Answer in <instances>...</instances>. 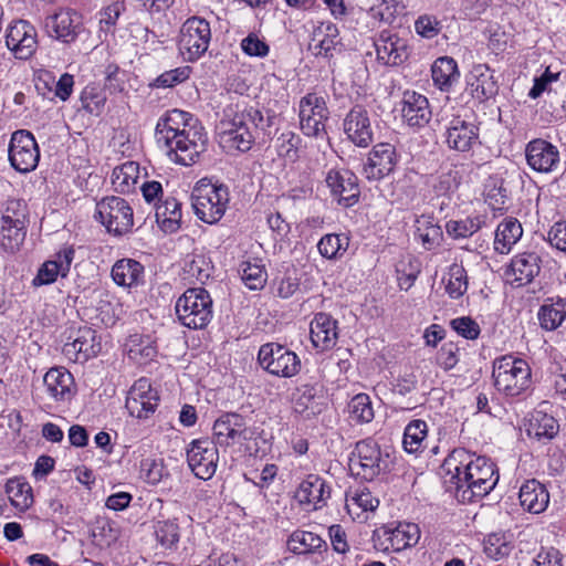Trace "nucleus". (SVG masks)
Here are the masks:
<instances>
[{"label": "nucleus", "instance_id": "1", "mask_svg": "<svg viewBox=\"0 0 566 566\" xmlns=\"http://www.w3.org/2000/svg\"><path fill=\"white\" fill-rule=\"evenodd\" d=\"M442 470L449 476L460 502H473L488 495L496 485L499 474L494 463L464 449L453 450L444 460Z\"/></svg>", "mask_w": 566, "mask_h": 566}, {"label": "nucleus", "instance_id": "2", "mask_svg": "<svg viewBox=\"0 0 566 566\" xmlns=\"http://www.w3.org/2000/svg\"><path fill=\"white\" fill-rule=\"evenodd\" d=\"M189 113L172 109L156 125V140L169 159L176 164L190 166L206 150L207 134L203 128L189 123Z\"/></svg>", "mask_w": 566, "mask_h": 566}, {"label": "nucleus", "instance_id": "3", "mask_svg": "<svg viewBox=\"0 0 566 566\" xmlns=\"http://www.w3.org/2000/svg\"><path fill=\"white\" fill-rule=\"evenodd\" d=\"M390 464L389 452L381 450L380 446L371 438L358 441L349 459L352 473L366 481H373L388 472Z\"/></svg>", "mask_w": 566, "mask_h": 566}, {"label": "nucleus", "instance_id": "4", "mask_svg": "<svg viewBox=\"0 0 566 566\" xmlns=\"http://www.w3.org/2000/svg\"><path fill=\"white\" fill-rule=\"evenodd\" d=\"M492 377L496 389L509 397L520 396L530 388L532 382L528 364L524 359L510 355L494 361Z\"/></svg>", "mask_w": 566, "mask_h": 566}, {"label": "nucleus", "instance_id": "5", "mask_svg": "<svg viewBox=\"0 0 566 566\" xmlns=\"http://www.w3.org/2000/svg\"><path fill=\"white\" fill-rule=\"evenodd\" d=\"M212 298L202 287H190L176 302L179 322L191 329L205 328L212 318Z\"/></svg>", "mask_w": 566, "mask_h": 566}, {"label": "nucleus", "instance_id": "6", "mask_svg": "<svg viewBox=\"0 0 566 566\" xmlns=\"http://www.w3.org/2000/svg\"><path fill=\"white\" fill-rule=\"evenodd\" d=\"M229 191L223 185L201 180L192 191V207L197 217L206 223L218 222L226 213Z\"/></svg>", "mask_w": 566, "mask_h": 566}, {"label": "nucleus", "instance_id": "7", "mask_svg": "<svg viewBox=\"0 0 566 566\" xmlns=\"http://www.w3.org/2000/svg\"><path fill=\"white\" fill-rule=\"evenodd\" d=\"M212 33L210 23L200 17L187 19L179 32L178 46L186 61L193 62L200 59L208 50Z\"/></svg>", "mask_w": 566, "mask_h": 566}, {"label": "nucleus", "instance_id": "8", "mask_svg": "<svg viewBox=\"0 0 566 566\" xmlns=\"http://www.w3.org/2000/svg\"><path fill=\"white\" fill-rule=\"evenodd\" d=\"M96 217L108 233L120 237L132 231L134 212L129 202L117 196L103 198L96 203Z\"/></svg>", "mask_w": 566, "mask_h": 566}, {"label": "nucleus", "instance_id": "9", "mask_svg": "<svg viewBox=\"0 0 566 566\" xmlns=\"http://www.w3.org/2000/svg\"><path fill=\"white\" fill-rule=\"evenodd\" d=\"M258 360L261 367L271 375L291 378L301 370L298 356L275 343H268L260 347Z\"/></svg>", "mask_w": 566, "mask_h": 566}, {"label": "nucleus", "instance_id": "10", "mask_svg": "<svg viewBox=\"0 0 566 566\" xmlns=\"http://www.w3.org/2000/svg\"><path fill=\"white\" fill-rule=\"evenodd\" d=\"M247 418L237 412H224L213 423L212 442L217 448H231L251 440Z\"/></svg>", "mask_w": 566, "mask_h": 566}, {"label": "nucleus", "instance_id": "11", "mask_svg": "<svg viewBox=\"0 0 566 566\" xmlns=\"http://www.w3.org/2000/svg\"><path fill=\"white\" fill-rule=\"evenodd\" d=\"M8 155L14 170L21 174L33 171L40 160V150L33 134L25 129L12 133Z\"/></svg>", "mask_w": 566, "mask_h": 566}, {"label": "nucleus", "instance_id": "12", "mask_svg": "<svg viewBox=\"0 0 566 566\" xmlns=\"http://www.w3.org/2000/svg\"><path fill=\"white\" fill-rule=\"evenodd\" d=\"M46 34L63 43L72 44L86 32L83 17L73 9H60L45 18Z\"/></svg>", "mask_w": 566, "mask_h": 566}, {"label": "nucleus", "instance_id": "13", "mask_svg": "<svg viewBox=\"0 0 566 566\" xmlns=\"http://www.w3.org/2000/svg\"><path fill=\"white\" fill-rule=\"evenodd\" d=\"M219 461L218 448L209 439H197L187 448V462L192 473L201 480H210Z\"/></svg>", "mask_w": 566, "mask_h": 566}, {"label": "nucleus", "instance_id": "14", "mask_svg": "<svg viewBox=\"0 0 566 566\" xmlns=\"http://www.w3.org/2000/svg\"><path fill=\"white\" fill-rule=\"evenodd\" d=\"M302 132L307 136L319 137L326 134L325 122L328 109L322 96L310 93L301 98L298 105Z\"/></svg>", "mask_w": 566, "mask_h": 566}, {"label": "nucleus", "instance_id": "15", "mask_svg": "<svg viewBox=\"0 0 566 566\" xmlns=\"http://www.w3.org/2000/svg\"><path fill=\"white\" fill-rule=\"evenodd\" d=\"M159 403V394L147 378H139L130 387L125 407L132 417L147 419Z\"/></svg>", "mask_w": 566, "mask_h": 566}, {"label": "nucleus", "instance_id": "16", "mask_svg": "<svg viewBox=\"0 0 566 566\" xmlns=\"http://www.w3.org/2000/svg\"><path fill=\"white\" fill-rule=\"evenodd\" d=\"M6 45L15 59L27 60L31 57L38 45L35 28L25 20L11 22L6 30Z\"/></svg>", "mask_w": 566, "mask_h": 566}, {"label": "nucleus", "instance_id": "17", "mask_svg": "<svg viewBox=\"0 0 566 566\" xmlns=\"http://www.w3.org/2000/svg\"><path fill=\"white\" fill-rule=\"evenodd\" d=\"M446 143L457 151H470L480 144V129L474 120L453 116L446 127Z\"/></svg>", "mask_w": 566, "mask_h": 566}, {"label": "nucleus", "instance_id": "18", "mask_svg": "<svg viewBox=\"0 0 566 566\" xmlns=\"http://www.w3.org/2000/svg\"><path fill=\"white\" fill-rule=\"evenodd\" d=\"M398 159L394 145L379 143L369 153L363 172L368 180H379L394 171Z\"/></svg>", "mask_w": 566, "mask_h": 566}, {"label": "nucleus", "instance_id": "19", "mask_svg": "<svg viewBox=\"0 0 566 566\" xmlns=\"http://www.w3.org/2000/svg\"><path fill=\"white\" fill-rule=\"evenodd\" d=\"M327 187L338 203L344 207L354 206L359 198L357 177L347 169H331L325 178Z\"/></svg>", "mask_w": 566, "mask_h": 566}, {"label": "nucleus", "instance_id": "20", "mask_svg": "<svg viewBox=\"0 0 566 566\" xmlns=\"http://www.w3.org/2000/svg\"><path fill=\"white\" fill-rule=\"evenodd\" d=\"M347 138L358 147H368L374 139V130L368 112L363 106H354L343 123Z\"/></svg>", "mask_w": 566, "mask_h": 566}, {"label": "nucleus", "instance_id": "21", "mask_svg": "<svg viewBox=\"0 0 566 566\" xmlns=\"http://www.w3.org/2000/svg\"><path fill=\"white\" fill-rule=\"evenodd\" d=\"M528 166L538 172H552L559 165V151L552 143L536 138L531 140L525 148Z\"/></svg>", "mask_w": 566, "mask_h": 566}, {"label": "nucleus", "instance_id": "22", "mask_svg": "<svg viewBox=\"0 0 566 566\" xmlns=\"http://www.w3.org/2000/svg\"><path fill=\"white\" fill-rule=\"evenodd\" d=\"M467 92L473 99L482 103L494 97L499 85L494 72L486 64H476L467 75Z\"/></svg>", "mask_w": 566, "mask_h": 566}, {"label": "nucleus", "instance_id": "23", "mask_svg": "<svg viewBox=\"0 0 566 566\" xmlns=\"http://www.w3.org/2000/svg\"><path fill=\"white\" fill-rule=\"evenodd\" d=\"M542 258L536 251H524L514 255L505 274L518 286L531 283L541 272Z\"/></svg>", "mask_w": 566, "mask_h": 566}, {"label": "nucleus", "instance_id": "24", "mask_svg": "<svg viewBox=\"0 0 566 566\" xmlns=\"http://www.w3.org/2000/svg\"><path fill=\"white\" fill-rule=\"evenodd\" d=\"M101 352V343L96 332L88 327H80L72 342L64 344L63 354L71 360L85 361Z\"/></svg>", "mask_w": 566, "mask_h": 566}, {"label": "nucleus", "instance_id": "25", "mask_svg": "<svg viewBox=\"0 0 566 566\" xmlns=\"http://www.w3.org/2000/svg\"><path fill=\"white\" fill-rule=\"evenodd\" d=\"M43 382L48 395L56 402L70 401L76 392L73 375L64 367L49 369Z\"/></svg>", "mask_w": 566, "mask_h": 566}, {"label": "nucleus", "instance_id": "26", "mask_svg": "<svg viewBox=\"0 0 566 566\" xmlns=\"http://www.w3.org/2000/svg\"><path fill=\"white\" fill-rule=\"evenodd\" d=\"M339 45V31L336 24L327 21L317 24L311 34L308 50L315 56L332 57Z\"/></svg>", "mask_w": 566, "mask_h": 566}, {"label": "nucleus", "instance_id": "27", "mask_svg": "<svg viewBox=\"0 0 566 566\" xmlns=\"http://www.w3.org/2000/svg\"><path fill=\"white\" fill-rule=\"evenodd\" d=\"M375 48L377 60L384 65H401L409 56L406 42L396 34L381 32L375 42Z\"/></svg>", "mask_w": 566, "mask_h": 566}, {"label": "nucleus", "instance_id": "28", "mask_svg": "<svg viewBox=\"0 0 566 566\" xmlns=\"http://www.w3.org/2000/svg\"><path fill=\"white\" fill-rule=\"evenodd\" d=\"M296 499L303 505L321 509L331 496V488L326 481L317 474H308L296 491Z\"/></svg>", "mask_w": 566, "mask_h": 566}, {"label": "nucleus", "instance_id": "29", "mask_svg": "<svg viewBox=\"0 0 566 566\" xmlns=\"http://www.w3.org/2000/svg\"><path fill=\"white\" fill-rule=\"evenodd\" d=\"M402 118L412 127H423L431 119L428 98L413 91H406L402 96Z\"/></svg>", "mask_w": 566, "mask_h": 566}, {"label": "nucleus", "instance_id": "30", "mask_svg": "<svg viewBox=\"0 0 566 566\" xmlns=\"http://www.w3.org/2000/svg\"><path fill=\"white\" fill-rule=\"evenodd\" d=\"M227 128L221 134V144L228 151H248L254 143V134L240 117L237 115L227 124Z\"/></svg>", "mask_w": 566, "mask_h": 566}, {"label": "nucleus", "instance_id": "31", "mask_svg": "<svg viewBox=\"0 0 566 566\" xmlns=\"http://www.w3.org/2000/svg\"><path fill=\"white\" fill-rule=\"evenodd\" d=\"M310 335L316 349H331L336 345L338 337L337 322L329 314L317 313L311 322Z\"/></svg>", "mask_w": 566, "mask_h": 566}, {"label": "nucleus", "instance_id": "32", "mask_svg": "<svg viewBox=\"0 0 566 566\" xmlns=\"http://www.w3.org/2000/svg\"><path fill=\"white\" fill-rule=\"evenodd\" d=\"M521 506L533 514H539L546 510L549 503V493L545 485L535 479L525 481L518 493Z\"/></svg>", "mask_w": 566, "mask_h": 566}, {"label": "nucleus", "instance_id": "33", "mask_svg": "<svg viewBox=\"0 0 566 566\" xmlns=\"http://www.w3.org/2000/svg\"><path fill=\"white\" fill-rule=\"evenodd\" d=\"M113 281L123 287H136L144 282V266L134 259H122L112 268Z\"/></svg>", "mask_w": 566, "mask_h": 566}, {"label": "nucleus", "instance_id": "34", "mask_svg": "<svg viewBox=\"0 0 566 566\" xmlns=\"http://www.w3.org/2000/svg\"><path fill=\"white\" fill-rule=\"evenodd\" d=\"M433 84L443 92H448L460 78L458 63L450 56L438 57L431 66Z\"/></svg>", "mask_w": 566, "mask_h": 566}, {"label": "nucleus", "instance_id": "35", "mask_svg": "<svg viewBox=\"0 0 566 566\" xmlns=\"http://www.w3.org/2000/svg\"><path fill=\"white\" fill-rule=\"evenodd\" d=\"M155 217L159 227L169 233L180 229L181 223V203L174 197L166 198L163 202L156 205Z\"/></svg>", "mask_w": 566, "mask_h": 566}, {"label": "nucleus", "instance_id": "36", "mask_svg": "<svg viewBox=\"0 0 566 566\" xmlns=\"http://www.w3.org/2000/svg\"><path fill=\"white\" fill-rule=\"evenodd\" d=\"M523 228L515 218L504 219L496 228L494 250L501 254H507L512 247L522 238Z\"/></svg>", "mask_w": 566, "mask_h": 566}, {"label": "nucleus", "instance_id": "37", "mask_svg": "<svg viewBox=\"0 0 566 566\" xmlns=\"http://www.w3.org/2000/svg\"><path fill=\"white\" fill-rule=\"evenodd\" d=\"M559 431L557 420L546 412L535 410L531 413L526 426L528 437L535 438L538 441L552 440Z\"/></svg>", "mask_w": 566, "mask_h": 566}, {"label": "nucleus", "instance_id": "38", "mask_svg": "<svg viewBox=\"0 0 566 566\" xmlns=\"http://www.w3.org/2000/svg\"><path fill=\"white\" fill-rule=\"evenodd\" d=\"M539 325L546 331H555L566 318V300L548 298L537 313Z\"/></svg>", "mask_w": 566, "mask_h": 566}, {"label": "nucleus", "instance_id": "39", "mask_svg": "<svg viewBox=\"0 0 566 566\" xmlns=\"http://www.w3.org/2000/svg\"><path fill=\"white\" fill-rule=\"evenodd\" d=\"M388 541L394 551H401L415 546L420 538L419 526L415 523H399L392 528L386 531Z\"/></svg>", "mask_w": 566, "mask_h": 566}, {"label": "nucleus", "instance_id": "40", "mask_svg": "<svg viewBox=\"0 0 566 566\" xmlns=\"http://www.w3.org/2000/svg\"><path fill=\"white\" fill-rule=\"evenodd\" d=\"M241 280L250 290H261L266 283L268 273L264 264L259 259H248L239 266Z\"/></svg>", "mask_w": 566, "mask_h": 566}, {"label": "nucleus", "instance_id": "41", "mask_svg": "<svg viewBox=\"0 0 566 566\" xmlns=\"http://www.w3.org/2000/svg\"><path fill=\"white\" fill-rule=\"evenodd\" d=\"M139 178V166L134 161H126L114 168L112 174V184L115 190L127 193L130 192Z\"/></svg>", "mask_w": 566, "mask_h": 566}, {"label": "nucleus", "instance_id": "42", "mask_svg": "<svg viewBox=\"0 0 566 566\" xmlns=\"http://www.w3.org/2000/svg\"><path fill=\"white\" fill-rule=\"evenodd\" d=\"M127 346L128 357L139 365L151 361L157 355L155 342L148 336H130Z\"/></svg>", "mask_w": 566, "mask_h": 566}, {"label": "nucleus", "instance_id": "43", "mask_svg": "<svg viewBox=\"0 0 566 566\" xmlns=\"http://www.w3.org/2000/svg\"><path fill=\"white\" fill-rule=\"evenodd\" d=\"M325 542L315 533L297 530L289 539V549L294 554H310L319 551Z\"/></svg>", "mask_w": 566, "mask_h": 566}, {"label": "nucleus", "instance_id": "44", "mask_svg": "<svg viewBox=\"0 0 566 566\" xmlns=\"http://www.w3.org/2000/svg\"><path fill=\"white\" fill-rule=\"evenodd\" d=\"M6 493L11 504L21 512L27 511L33 503L32 488L19 479L7 482Z\"/></svg>", "mask_w": 566, "mask_h": 566}, {"label": "nucleus", "instance_id": "45", "mask_svg": "<svg viewBox=\"0 0 566 566\" xmlns=\"http://www.w3.org/2000/svg\"><path fill=\"white\" fill-rule=\"evenodd\" d=\"M484 223L482 216L467 217L461 220H450L446 224L447 233L453 239H465L478 232Z\"/></svg>", "mask_w": 566, "mask_h": 566}, {"label": "nucleus", "instance_id": "46", "mask_svg": "<svg viewBox=\"0 0 566 566\" xmlns=\"http://www.w3.org/2000/svg\"><path fill=\"white\" fill-rule=\"evenodd\" d=\"M27 235V227L1 223L0 247L4 252L15 253L22 247Z\"/></svg>", "mask_w": 566, "mask_h": 566}, {"label": "nucleus", "instance_id": "47", "mask_svg": "<svg viewBox=\"0 0 566 566\" xmlns=\"http://www.w3.org/2000/svg\"><path fill=\"white\" fill-rule=\"evenodd\" d=\"M417 234L426 250L439 247L443 235L441 228L430 217L424 216L417 220Z\"/></svg>", "mask_w": 566, "mask_h": 566}, {"label": "nucleus", "instance_id": "48", "mask_svg": "<svg viewBox=\"0 0 566 566\" xmlns=\"http://www.w3.org/2000/svg\"><path fill=\"white\" fill-rule=\"evenodd\" d=\"M347 237L329 233L321 238L317 243L319 254L328 260L340 258L348 249Z\"/></svg>", "mask_w": 566, "mask_h": 566}, {"label": "nucleus", "instance_id": "49", "mask_svg": "<svg viewBox=\"0 0 566 566\" xmlns=\"http://www.w3.org/2000/svg\"><path fill=\"white\" fill-rule=\"evenodd\" d=\"M155 536L161 547L172 549L180 539V528L176 520H160L155 525Z\"/></svg>", "mask_w": 566, "mask_h": 566}, {"label": "nucleus", "instance_id": "50", "mask_svg": "<svg viewBox=\"0 0 566 566\" xmlns=\"http://www.w3.org/2000/svg\"><path fill=\"white\" fill-rule=\"evenodd\" d=\"M428 427L423 420H412L407 424L403 432L402 444L407 452L415 453L420 450L427 437Z\"/></svg>", "mask_w": 566, "mask_h": 566}, {"label": "nucleus", "instance_id": "51", "mask_svg": "<svg viewBox=\"0 0 566 566\" xmlns=\"http://www.w3.org/2000/svg\"><path fill=\"white\" fill-rule=\"evenodd\" d=\"M397 281L400 290L408 291L421 272V264L416 258L408 256L398 262Z\"/></svg>", "mask_w": 566, "mask_h": 566}, {"label": "nucleus", "instance_id": "52", "mask_svg": "<svg viewBox=\"0 0 566 566\" xmlns=\"http://www.w3.org/2000/svg\"><path fill=\"white\" fill-rule=\"evenodd\" d=\"M468 290V275L461 264H452L448 271L446 292L452 298L461 297Z\"/></svg>", "mask_w": 566, "mask_h": 566}, {"label": "nucleus", "instance_id": "53", "mask_svg": "<svg viewBox=\"0 0 566 566\" xmlns=\"http://www.w3.org/2000/svg\"><path fill=\"white\" fill-rule=\"evenodd\" d=\"M349 413L353 420L360 423H368L374 419V409L368 395L358 394L352 398L349 405Z\"/></svg>", "mask_w": 566, "mask_h": 566}, {"label": "nucleus", "instance_id": "54", "mask_svg": "<svg viewBox=\"0 0 566 566\" xmlns=\"http://www.w3.org/2000/svg\"><path fill=\"white\" fill-rule=\"evenodd\" d=\"M82 107L93 115H99L104 108L106 96L101 88L94 85H87L81 93Z\"/></svg>", "mask_w": 566, "mask_h": 566}, {"label": "nucleus", "instance_id": "55", "mask_svg": "<svg viewBox=\"0 0 566 566\" xmlns=\"http://www.w3.org/2000/svg\"><path fill=\"white\" fill-rule=\"evenodd\" d=\"M1 223L27 227V205L20 199H9L1 217Z\"/></svg>", "mask_w": 566, "mask_h": 566}, {"label": "nucleus", "instance_id": "56", "mask_svg": "<svg viewBox=\"0 0 566 566\" xmlns=\"http://www.w3.org/2000/svg\"><path fill=\"white\" fill-rule=\"evenodd\" d=\"M460 179V174L457 169H449L434 177L431 181V187L437 196H449L458 189Z\"/></svg>", "mask_w": 566, "mask_h": 566}, {"label": "nucleus", "instance_id": "57", "mask_svg": "<svg viewBox=\"0 0 566 566\" xmlns=\"http://www.w3.org/2000/svg\"><path fill=\"white\" fill-rule=\"evenodd\" d=\"M167 474L163 459L146 458L140 462V476L149 484H158Z\"/></svg>", "mask_w": 566, "mask_h": 566}, {"label": "nucleus", "instance_id": "58", "mask_svg": "<svg viewBox=\"0 0 566 566\" xmlns=\"http://www.w3.org/2000/svg\"><path fill=\"white\" fill-rule=\"evenodd\" d=\"M240 46L244 54L254 57H265L270 52L269 44L256 33H249L242 39Z\"/></svg>", "mask_w": 566, "mask_h": 566}, {"label": "nucleus", "instance_id": "59", "mask_svg": "<svg viewBox=\"0 0 566 566\" xmlns=\"http://www.w3.org/2000/svg\"><path fill=\"white\" fill-rule=\"evenodd\" d=\"M190 72L191 70L189 66H180L166 71L155 80L154 86L163 88L174 87L175 85L188 80Z\"/></svg>", "mask_w": 566, "mask_h": 566}, {"label": "nucleus", "instance_id": "60", "mask_svg": "<svg viewBox=\"0 0 566 566\" xmlns=\"http://www.w3.org/2000/svg\"><path fill=\"white\" fill-rule=\"evenodd\" d=\"M185 272L195 282L205 283L210 277L211 266L203 256H196L185 266Z\"/></svg>", "mask_w": 566, "mask_h": 566}, {"label": "nucleus", "instance_id": "61", "mask_svg": "<svg viewBox=\"0 0 566 566\" xmlns=\"http://www.w3.org/2000/svg\"><path fill=\"white\" fill-rule=\"evenodd\" d=\"M450 326L460 336H462L467 339H476L481 332L479 324L469 316H462V317L452 319L450 322Z\"/></svg>", "mask_w": 566, "mask_h": 566}, {"label": "nucleus", "instance_id": "62", "mask_svg": "<svg viewBox=\"0 0 566 566\" xmlns=\"http://www.w3.org/2000/svg\"><path fill=\"white\" fill-rule=\"evenodd\" d=\"M415 29L422 38L432 39L440 33L441 22L433 15L423 14L416 20Z\"/></svg>", "mask_w": 566, "mask_h": 566}, {"label": "nucleus", "instance_id": "63", "mask_svg": "<svg viewBox=\"0 0 566 566\" xmlns=\"http://www.w3.org/2000/svg\"><path fill=\"white\" fill-rule=\"evenodd\" d=\"M548 243L556 250L566 253V221L555 222L547 232Z\"/></svg>", "mask_w": 566, "mask_h": 566}, {"label": "nucleus", "instance_id": "64", "mask_svg": "<svg viewBox=\"0 0 566 566\" xmlns=\"http://www.w3.org/2000/svg\"><path fill=\"white\" fill-rule=\"evenodd\" d=\"M531 566H564L563 555L556 548L541 549Z\"/></svg>", "mask_w": 566, "mask_h": 566}]
</instances>
